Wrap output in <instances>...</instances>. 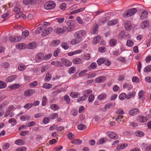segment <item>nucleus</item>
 <instances>
[{
  "label": "nucleus",
  "mask_w": 151,
  "mask_h": 151,
  "mask_svg": "<svg viewBox=\"0 0 151 151\" xmlns=\"http://www.w3.org/2000/svg\"><path fill=\"white\" fill-rule=\"evenodd\" d=\"M137 9L133 8L126 10L123 14V16L124 17H129L134 15L137 12Z\"/></svg>",
  "instance_id": "nucleus-1"
},
{
  "label": "nucleus",
  "mask_w": 151,
  "mask_h": 151,
  "mask_svg": "<svg viewBox=\"0 0 151 151\" xmlns=\"http://www.w3.org/2000/svg\"><path fill=\"white\" fill-rule=\"evenodd\" d=\"M55 3L53 1H49L46 2L44 5L45 9H52L56 6Z\"/></svg>",
  "instance_id": "nucleus-2"
},
{
  "label": "nucleus",
  "mask_w": 151,
  "mask_h": 151,
  "mask_svg": "<svg viewBox=\"0 0 151 151\" xmlns=\"http://www.w3.org/2000/svg\"><path fill=\"white\" fill-rule=\"evenodd\" d=\"M86 34V31L83 30H81L76 32L74 35V37L76 38H81Z\"/></svg>",
  "instance_id": "nucleus-3"
},
{
  "label": "nucleus",
  "mask_w": 151,
  "mask_h": 151,
  "mask_svg": "<svg viewBox=\"0 0 151 151\" xmlns=\"http://www.w3.org/2000/svg\"><path fill=\"white\" fill-rule=\"evenodd\" d=\"M44 56L43 54L40 52L37 53L35 56L36 61L38 63H40L44 60Z\"/></svg>",
  "instance_id": "nucleus-4"
},
{
  "label": "nucleus",
  "mask_w": 151,
  "mask_h": 151,
  "mask_svg": "<svg viewBox=\"0 0 151 151\" xmlns=\"http://www.w3.org/2000/svg\"><path fill=\"white\" fill-rule=\"evenodd\" d=\"M52 27H49L47 28H44L43 30L42 31V36H45L50 33L52 30Z\"/></svg>",
  "instance_id": "nucleus-5"
},
{
  "label": "nucleus",
  "mask_w": 151,
  "mask_h": 151,
  "mask_svg": "<svg viewBox=\"0 0 151 151\" xmlns=\"http://www.w3.org/2000/svg\"><path fill=\"white\" fill-rule=\"evenodd\" d=\"M67 29L66 27H64L62 28L57 27L55 29V32L58 34H62L66 32Z\"/></svg>",
  "instance_id": "nucleus-6"
},
{
  "label": "nucleus",
  "mask_w": 151,
  "mask_h": 151,
  "mask_svg": "<svg viewBox=\"0 0 151 151\" xmlns=\"http://www.w3.org/2000/svg\"><path fill=\"white\" fill-rule=\"evenodd\" d=\"M35 91L34 89H28L24 92V94L25 96L26 97H29L35 94Z\"/></svg>",
  "instance_id": "nucleus-7"
},
{
  "label": "nucleus",
  "mask_w": 151,
  "mask_h": 151,
  "mask_svg": "<svg viewBox=\"0 0 151 151\" xmlns=\"http://www.w3.org/2000/svg\"><path fill=\"white\" fill-rule=\"evenodd\" d=\"M82 41L81 38H76L72 39L70 41V43L72 45H76L79 44Z\"/></svg>",
  "instance_id": "nucleus-8"
},
{
  "label": "nucleus",
  "mask_w": 151,
  "mask_h": 151,
  "mask_svg": "<svg viewBox=\"0 0 151 151\" xmlns=\"http://www.w3.org/2000/svg\"><path fill=\"white\" fill-rule=\"evenodd\" d=\"M107 134L109 137L113 139H117L118 137L117 135L113 132H108L107 133Z\"/></svg>",
  "instance_id": "nucleus-9"
},
{
  "label": "nucleus",
  "mask_w": 151,
  "mask_h": 151,
  "mask_svg": "<svg viewBox=\"0 0 151 151\" xmlns=\"http://www.w3.org/2000/svg\"><path fill=\"white\" fill-rule=\"evenodd\" d=\"M99 27L98 25L95 23L93 24L92 29L91 30V33L93 35H96L97 33L98 32V28Z\"/></svg>",
  "instance_id": "nucleus-10"
},
{
  "label": "nucleus",
  "mask_w": 151,
  "mask_h": 151,
  "mask_svg": "<svg viewBox=\"0 0 151 151\" xmlns=\"http://www.w3.org/2000/svg\"><path fill=\"white\" fill-rule=\"evenodd\" d=\"M106 79V77L105 76H100L96 78L95 82L97 83H101L104 81Z\"/></svg>",
  "instance_id": "nucleus-11"
},
{
  "label": "nucleus",
  "mask_w": 151,
  "mask_h": 151,
  "mask_svg": "<svg viewBox=\"0 0 151 151\" xmlns=\"http://www.w3.org/2000/svg\"><path fill=\"white\" fill-rule=\"evenodd\" d=\"M61 61L65 65L67 66H70L72 64V62L66 58H62Z\"/></svg>",
  "instance_id": "nucleus-12"
},
{
  "label": "nucleus",
  "mask_w": 151,
  "mask_h": 151,
  "mask_svg": "<svg viewBox=\"0 0 151 151\" xmlns=\"http://www.w3.org/2000/svg\"><path fill=\"white\" fill-rule=\"evenodd\" d=\"M138 121L141 123H144L146 122L147 119L146 117L143 116H137Z\"/></svg>",
  "instance_id": "nucleus-13"
},
{
  "label": "nucleus",
  "mask_w": 151,
  "mask_h": 151,
  "mask_svg": "<svg viewBox=\"0 0 151 151\" xmlns=\"http://www.w3.org/2000/svg\"><path fill=\"white\" fill-rule=\"evenodd\" d=\"M124 27L125 29L127 31L130 30L132 27L131 22L129 21H126L125 22Z\"/></svg>",
  "instance_id": "nucleus-14"
},
{
  "label": "nucleus",
  "mask_w": 151,
  "mask_h": 151,
  "mask_svg": "<svg viewBox=\"0 0 151 151\" xmlns=\"http://www.w3.org/2000/svg\"><path fill=\"white\" fill-rule=\"evenodd\" d=\"M113 106V104L112 103H108L106 104L104 108L101 109H100L99 110L102 111H105L106 110L108 109H109L112 107Z\"/></svg>",
  "instance_id": "nucleus-15"
},
{
  "label": "nucleus",
  "mask_w": 151,
  "mask_h": 151,
  "mask_svg": "<svg viewBox=\"0 0 151 151\" xmlns=\"http://www.w3.org/2000/svg\"><path fill=\"white\" fill-rule=\"evenodd\" d=\"M139 113L137 109L135 108V109L131 110L129 111V115L131 116H134L135 115H137Z\"/></svg>",
  "instance_id": "nucleus-16"
},
{
  "label": "nucleus",
  "mask_w": 151,
  "mask_h": 151,
  "mask_svg": "<svg viewBox=\"0 0 151 151\" xmlns=\"http://www.w3.org/2000/svg\"><path fill=\"white\" fill-rule=\"evenodd\" d=\"M26 47L25 44L23 43H20L16 45V48L18 50H22L25 48Z\"/></svg>",
  "instance_id": "nucleus-17"
},
{
  "label": "nucleus",
  "mask_w": 151,
  "mask_h": 151,
  "mask_svg": "<svg viewBox=\"0 0 151 151\" xmlns=\"http://www.w3.org/2000/svg\"><path fill=\"white\" fill-rule=\"evenodd\" d=\"M69 95L73 98H76L80 96V94L77 92H72L70 93Z\"/></svg>",
  "instance_id": "nucleus-18"
},
{
  "label": "nucleus",
  "mask_w": 151,
  "mask_h": 151,
  "mask_svg": "<svg viewBox=\"0 0 151 151\" xmlns=\"http://www.w3.org/2000/svg\"><path fill=\"white\" fill-rule=\"evenodd\" d=\"M107 140V139L106 137L101 138L99 139L97 142L96 144L98 145L102 144L106 142Z\"/></svg>",
  "instance_id": "nucleus-19"
},
{
  "label": "nucleus",
  "mask_w": 151,
  "mask_h": 151,
  "mask_svg": "<svg viewBox=\"0 0 151 151\" xmlns=\"http://www.w3.org/2000/svg\"><path fill=\"white\" fill-rule=\"evenodd\" d=\"M149 24V22L146 20L143 21L141 24V27L142 29L146 28Z\"/></svg>",
  "instance_id": "nucleus-20"
},
{
  "label": "nucleus",
  "mask_w": 151,
  "mask_h": 151,
  "mask_svg": "<svg viewBox=\"0 0 151 151\" xmlns=\"http://www.w3.org/2000/svg\"><path fill=\"white\" fill-rule=\"evenodd\" d=\"M101 38L99 36H98L95 37L93 41V44L95 45L98 43L100 41Z\"/></svg>",
  "instance_id": "nucleus-21"
},
{
  "label": "nucleus",
  "mask_w": 151,
  "mask_h": 151,
  "mask_svg": "<svg viewBox=\"0 0 151 151\" xmlns=\"http://www.w3.org/2000/svg\"><path fill=\"white\" fill-rule=\"evenodd\" d=\"M16 78L15 75H12L7 77L6 80L7 82H10L13 81Z\"/></svg>",
  "instance_id": "nucleus-22"
},
{
  "label": "nucleus",
  "mask_w": 151,
  "mask_h": 151,
  "mask_svg": "<svg viewBox=\"0 0 151 151\" xmlns=\"http://www.w3.org/2000/svg\"><path fill=\"white\" fill-rule=\"evenodd\" d=\"M8 122L11 123L12 126H14L16 125L17 123V122L16 120L13 118L10 119L8 121Z\"/></svg>",
  "instance_id": "nucleus-23"
},
{
  "label": "nucleus",
  "mask_w": 151,
  "mask_h": 151,
  "mask_svg": "<svg viewBox=\"0 0 151 151\" xmlns=\"http://www.w3.org/2000/svg\"><path fill=\"white\" fill-rule=\"evenodd\" d=\"M27 47L29 49H33L36 47V44L35 42H33L28 44Z\"/></svg>",
  "instance_id": "nucleus-24"
},
{
  "label": "nucleus",
  "mask_w": 151,
  "mask_h": 151,
  "mask_svg": "<svg viewBox=\"0 0 151 151\" xmlns=\"http://www.w3.org/2000/svg\"><path fill=\"white\" fill-rule=\"evenodd\" d=\"M128 145L127 143L122 144L119 145L116 147L117 150H122L124 149Z\"/></svg>",
  "instance_id": "nucleus-25"
},
{
  "label": "nucleus",
  "mask_w": 151,
  "mask_h": 151,
  "mask_svg": "<svg viewBox=\"0 0 151 151\" xmlns=\"http://www.w3.org/2000/svg\"><path fill=\"white\" fill-rule=\"evenodd\" d=\"M118 22V20L117 19L112 20L108 22V25L110 26L114 25L116 24Z\"/></svg>",
  "instance_id": "nucleus-26"
},
{
  "label": "nucleus",
  "mask_w": 151,
  "mask_h": 151,
  "mask_svg": "<svg viewBox=\"0 0 151 151\" xmlns=\"http://www.w3.org/2000/svg\"><path fill=\"white\" fill-rule=\"evenodd\" d=\"M106 96L105 94H101L98 96L97 99L101 101L104 99L106 98Z\"/></svg>",
  "instance_id": "nucleus-27"
},
{
  "label": "nucleus",
  "mask_w": 151,
  "mask_h": 151,
  "mask_svg": "<svg viewBox=\"0 0 151 151\" xmlns=\"http://www.w3.org/2000/svg\"><path fill=\"white\" fill-rule=\"evenodd\" d=\"M82 60L81 59L77 58L73 59V63L74 64H77L81 63Z\"/></svg>",
  "instance_id": "nucleus-28"
},
{
  "label": "nucleus",
  "mask_w": 151,
  "mask_h": 151,
  "mask_svg": "<svg viewBox=\"0 0 151 151\" xmlns=\"http://www.w3.org/2000/svg\"><path fill=\"white\" fill-rule=\"evenodd\" d=\"M148 12L146 11H143L140 16V18L142 19H144L146 18L147 17Z\"/></svg>",
  "instance_id": "nucleus-29"
},
{
  "label": "nucleus",
  "mask_w": 151,
  "mask_h": 151,
  "mask_svg": "<svg viewBox=\"0 0 151 151\" xmlns=\"http://www.w3.org/2000/svg\"><path fill=\"white\" fill-rule=\"evenodd\" d=\"M50 108L51 109L54 111H56L58 109V106L57 104H53L50 105Z\"/></svg>",
  "instance_id": "nucleus-30"
},
{
  "label": "nucleus",
  "mask_w": 151,
  "mask_h": 151,
  "mask_svg": "<svg viewBox=\"0 0 151 151\" xmlns=\"http://www.w3.org/2000/svg\"><path fill=\"white\" fill-rule=\"evenodd\" d=\"M135 135L136 136L142 137L144 135V133L142 131H137L135 132Z\"/></svg>",
  "instance_id": "nucleus-31"
},
{
  "label": "nucleus",
  "mask_w": 151,
  "mask_h": 151,
  "mask_svg": "<svg viewBox=\"0 0 151 151\" xmlns=\"http://www.w3.org/2000/svg\"><path fill=\"white\" fill-rule=\"evenodd\" d=\"M61 46L65 50H67L69 48V46L68 44L65 42H62L61 44Z\"/></svg>",
  "instance_id": "nucleus-32"
},
{
  "label": "nucleus",
  "mask_w": 151,
  "mask_h": 151,
  "mask_svg": "<svg viewBox=\"0 0 151 151\" xmlns=\"http://www.w3.org/2000/svg\"><path fill=\"white\" fill-rule=\"evenodd\" d=\"M30 117L29 116L27 115H23L21 116L20 117V119L22 121H25L26 120H29L30 119Z\"/></svg>",
  "instance_id": "nucleus-33"
},
{
  "label": "nucleus",
  "mask_w": 151,
  "mask_h": 151,
  "mask_svg": "<svg viewBox=\"0 0 151 151\" xmlns=\"http://www.w3.org/2000/svg\"><path fill=\"white\" fill-rule=\"evenodd\" d=\"M58 116V114L57 113H53L51 114L49 116V117L50 119H54L57 118Z\"/></svg>",
  "instance_id": "nucleus-34"
},
{
  "label": "nucleus",
  "mask_w": 151,
  "mask_h": 151,
  "mask_svg": "<svg viewBox=\"0 0 151 151\" xmlns=\"http://www.w3.org/2000/svg\"><path fill=\"white\" fill-rule=\"evenodd\" d=\"M60 42V40H53L52 42V45L54 46H56L59 44Z\"/></svg>",
  "instance_id": "nucleus-35"
},
{
  "label": "nucleus",
  "mask_w": 151,
  "mask_h": 151,
  "mask_svg": "<svg viewBox=\"0 0 151 151\" xmlns=\"http://www.w3.org/2000/svg\"><path fill=\"white\" fill-rule=\"evenodd\" d=\"M117 43V40L115 39H111L110 41V45L111 46L116 45Z\"/></svg>",
  "instance_id": "nucleus-36"
},
{
  "label": "nucleus",
  "mask_w": 151,
  "mask_h": 151,
  "mask_svg": "<svg viewBox=\"0 0 151 151\" xmlns=\"http://www.w3.org/2000/svg\"><path fill=\"white\" fill-rule=\"evenodd\" d=\"M7 86L6 83L4 82L0 81V89H3L5 88Z\"/></svg>",
  "instance_id": "nucleus-37"
},
{
  "label": "nucleus",
  "mask_w": 151,
  "mask_h": 151,
  "mask_svg": "<svg viewBox=\"0 0 151 151\" xmlns=\"http://www.w3.org/2000/svg\"><path fill=\"white\" fill-rule=\"evenodd\" d=\"M45 27L44 26H41L38 28L36 30L35 33L36 34H39L40 32H42V29H43Z\"/></svg>",
  "instance_id": "nucleus-38"
},
{
  "label": "nucleus",
  "mask_w": 151,
  "mask_h": 151,
  "mask_svg": "<svg viewBox=\"0 0 151 151\" xmlns=\"http://www.w3.org/2000/svg\"><path fill=\"white\" fill-rule=\"evenodd\" d=\"M92 91L91 90L88 89L85 91L83 93V94L85 95L87 98L89 95H90L92 93Z\"/></svg>",
  "instance_id": "nucleus-39"
},
{
  "label": "nucleus",
  "mask_w": 151,
  "mask_h": 151,
  "mask_svg": "<svg viewBox=\"0 0 151 151\" xmlns=\"http://www.w3.org/2000/svg\"><path fill=\"white\" fill-rule=\"evenodd\" d=\"M135 94L136 93L134 91L132 92L129 93H128L127 95V99H130L131 97L134 96Z\"/></svg>",
  "instance_id": "nucleus-40"
},
{
  "label": "nucleus",
  "mask_w": 151,
  "mask_h": 151,
  "mask_svg": "<svg viewBox=\"0 0 151 151\" xmlns=\"http://www.w3.org/2000/svg\"><path fill=\"white\" fill-rule=\"evenodd\" d=\"M144 71L145 73H148L151 71V65L146 66L144 69Z\"/></svg>",
  "instance_id": "nucleus-41"
},
{
  "label": "nucleus",
  "mask_w": 151,
  "mask_h": 151,
  "mask_svg": "<svg viewBox=\"0 0 151 151\" xmlns=\"http://www.w3.org/2000/svg\"><path fill=\"white\" fill-rule=\"evenodd\" d=\"M127 98V95L125 93L120 94L119 96V98L121 100H123Z\"/></svg>",
  "instance_id": "nucleus-42"
},
{
  "label": "nucleus",
  "mask_w": 151,
  "mask_h": 151,
  "mask_svg": "<svg viewBox=\"0 0 151 151\" xmlns=\"http://www.w3.org/2000/svg\"><path fill=\"white\" fill-rule=\"evenodd\" d=\"M14 8L13 9V10L14 12L17 13L20 12V11L21 10L19 6H14Z\"/></svg>",
  "instance_id": "nucleus-43"
},
{
  "label": "nucleus",
  "mask_w": 151,
  "mask_h": 151,
  "mask_svg": "<svg viewBox=\"0 0 151 151\" xmlns=\"http://www.w3.org/2000/svg\"><path fill=\"white\" fill-rule=\"evenodd\" d=\"M15 143L16 144L19 145H23L24 141L22 140L19 139L16 140L15 142Z\"/></svg>",
  "instance_id": "nucleus-44"
},
{
  "label": "nucleus",
  "mask_w": 151,
  "mask_h": 151,
  "mask_svg": "<svg viewBox=\"0 0 151 151\" xmlns=\"http://www.w3.org/2000/svg\"><path fill=\"white\" fill-rule=\"evenodd\" d=\"M20 86V85L18 84H14L10 86L9 87L11 89H15L19 88Z\"/></svg>",
  "instance_id": "nucleus-45"
},
{
  "label": "nucleus",
  "mask_w": 151,
  "mask_h": 151,
  "mask_svg": "<svg viewBox=\"0 0 151 151\" xmlns=\"http://www.w3.org/2000/svg\"><path fill=\"white\" fill-rule=\"evenodd\" d=\"M105 60L104 58H101L99 59L97 61V62L99 65H100L104 63Z\"/></svg>",
  "instance_id": "nucleus-46"
},
{
  "label": "nucleus",
  "mask_w": 151,
  "mask_h": 151,
  "mask_svg": "<svg viewBox=\"0 0 151 151\" xmlns=\"http://www.w3.org/2000/svg\"><path fill=\"white\" fill-rule=\"evenodd\" d=\"M71 143L76 145H78L81 143V141L79 139H74L71 141Z\"/></svg>",
  "instance_id": "nucleus-47"
},
{
  "label": "nucleus",
  "mask_w": 151,
  "mask_h": 151,
  "mask_svg": "<svg viewBox=\"0 0 151 151\" xmlns=\"http://www.w3.org/2000/svg\"><path fill=\"white\" fill-rule=\"evenodd\" d=\"M26 66L22 64H20L18 66V69L20 71L24 70L26 68Z\"/></svg>",
  "instance_id": "nucleus-48"
},
{
  "label": "nucleus",
  "mask_w": 151,
  "mask_h": 151,
  "mask_svg": "<svg viewBox=\"0 0 151 151\" xmlns=\"http://www.w3.org/2000/svg\"><path fill=\"white\" fill-rule=\"evenodd\" d=\"M76 70V68L75 67H72L69 68L68 70V72L70 74H72L75 73Z\"/></svg>",
  "instance_id": "nucleus-49"
},
{
  "label": "nucleus",
  "mask_w": 151,
  "mask_h": 151,
  "mask_svg": "<svg viewBox=\"0 0 151 151\" xmlns=\"http://www.w3.org/2000/svg\"><path fill=\"white\" fill-rule=\"evenodd\" d=\"M51 65H54L55 66H60L61 65V63L60 62L52 61L51 62Z\"/></svg>",
  "instance_id": "nucleus-50"
},
{
  "label": "nucleus",
  "mask_w": 151,
  "mask_h": 151,
  "mask_svg": "<svg viewBox=\"0 0 151 151\" xmlns=\"http://www.w3.org/2000/svg\"><path fill=\"white\" fill-rule=\"evenodd\" d=\"M64 99L67 104H69L70 101V100L68 96L65 95L64 97Z\"/></svg>",
  "instance_id": "nucleus-51"
},
{
  "label": "nucleus",
  "mask_w": 151,
  "mask_h": 151,
  "mask_svg": "<svg viewBox=\"0 0 151 151\" xmlns=\"http://www.w3.org/2000/svg\"><path fill=\"white\" fill-rule=\"evenodd\" d=\"M87 98V97H86V96H85V95L83 94V96L80 97L77 99V101L78 102H81L86 100Z\"/></svg>",
  "instance_id": "nucleus-52"
},
{
  "label": "nucleus",
  "mask_w": 151,
  "mask_h": 151,
  "mask_svg": "<svg viewBox=\"0 0 151 151\" xmlns=\"http://www.w3.org/2000/svg\"><path fill=\"white\" fill-rule=\"evenodd\" d=\"M33 105V104L32 103H28L24 106V108L29 109L32 107Z\"/></svg>",
  "instance_id": "nucleus-53"
},
{
  "label": "nucleus",
  "mask_w": 151,
  "mask_h": 151,
  "mask_svg": "<svg viewBox=\"0 0 151 151\" xmlns=\"http://www.w3.org/2000/svg\"><path fill=\"white\" fill-rule=\"evenodd\" d=\"M97 67V64L96 63H92L89 67L88 68L89 69H90V68H91L92 69H94L96 68Z\"/></svg>",
  "instance_id": "nucleus-54"
},
{
  "label": "nucleus",
  "mask_w": 151,
  "mask_h": 151,
  "mask_svg": "<svg viewBox=\"0 0 151 151\" xmlns=\"http://www.w3.org/2000/svg\"><path fill=\"white\" fill-rule=\"evenodd\" d=\"M86 128L85 125L83 124H80L78 126V128L80 130H83Z\"/></svg>",
  "instance_id": "nucleus-55"
},
{
  "label": "nucleus",
  "mask_w": 151,
  "mask_h": 151,
  "mask_svg": "<svg viewBox=\"0 0 151 151\" xmlns=\"http://www.w3.org/2000/svg\"><path fill=\"white\" fill-rule=\"evenodd\" d=\"M47 99L46 96H44L43 97L42 100V105L43 106H45L47 102Z\"/></svg>",
  "instance_id": "nucleus-56"
},
{
  "label": "nucleus",
  "mask_w": 151,
  "mask_h": 151,
  "mask_svg": "<svg viewBox=\"0 0 151 151\" xmlns=\"http://www.w3.org/2000/svg\"><path fill=\"white\" fill-rule=\"evenodd\" d=\"M43 87L46 89H49L52 87V85L50 84L46 83L43 85Z\"/></svg>",
  "instance_id": "nucleus-57"
},
{
  "label": "nucleus",
  "mask_w": 151,
  "mask_h": 151,
  "mask_svg": "<svg viewBox=\"0 0 151 151\" xmlns=\"http://www.w3.org/2000/svg\"><path fill=\"white\" fill-rule=\"evenodd\" d=\"M60 7L62 10H64L67 8V5L65 3H63L60 5Z\"/></svg>",
  "instance_id": "nucleus-58"
},
{
  "label": "nucleus",
  "mask_w": 151,
  "mask_h": 151,
  "mask_svg": "<svg viewBox=\"0 0 151 151\" xmlns=\"http://www.w3.org/2000/svg\"><path fill=\"white\" fill-rule=\"evenodd\" d=\"M50 119V118L48 117H45L42 120V122L44 124H47L49 122Z\"/></svg>",
  "instance_id": "nucleus-59"
},
{
  "label": "nucleus",
  "mask_w": 151,
  "mask_h": 151,
  "mask_svg": "<svg viewBox=\"0 0 151 151\" xmlns=\"http://www.w3.org/2000/svg\"><path fill=\"white\" fill-rule=\"evenodd\" d=\"M51 78V76L50 74L49 73H47L45 78V81H48Z\"/></svg>",
  "instance_id": "nucleus-60"
},
{
  "label": "nucleus",
  "mask_w": 151,
  "mask_h": 151,
  "mask_svg": "<svg viewBox=\"0 0 151 151\" xmlns=\"http://www.w3.org/2000/svg\"><path fill=\"white\" fill-rule=\"evenodd\" d=\"M94 96L93 94L91 95L88 98V100L89 102H92L94 100Z\"/></svg>",
  "instance_id": "nucleus-61"
},
{
  "label": "nucleus",
  "mask_w": 151,
  "mask_h": 151,
  "mask_svg": "<svg viewBox=\"0 0 151 151\" xmlns=\"http://www.w3.org/2000/svg\"><path fill=\"white\" fill-rule=\"evenodd\" d=\"M133 42L131 40H128L127 42V45L129 47L132 46L133 45Z\"/></svg>",
  "instance_id": "nucleus-62"
},
{
  "label": "nucleus",
  "mask_w": 151,
  "mask_h": 151,
  "mask_svg": "<svg viewBox=\"0 0 151 151\" xmlns=\"http://www.w3.org/2000/svg\"><path fill=\"white\" fill-rule=\"evenodd\" d=\"M65 18L64 17L57 18L56 19V21L59 23H62L64 21Z\"/></svg>",
  "instance_id": "nucleus-63"
},
{
  "label": "nucleus",
  "mask_w": 151,
  "mask_h": 151,
  "mask_svg": "<svg viewBox=\"0 0 151 151\" xmlns=\"http://www.w3.org/2000/svg\"><path fill=\"white\" fill-rule=\"evenodd\" d=\"M26 149L24 147H20L16 149L15 151H26Z\"/></svg>",
  "instance_id": "nucleus-64"
}]
</instances>
